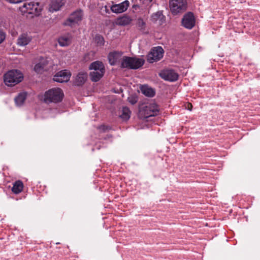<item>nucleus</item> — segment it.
<instances>
[{"label":"nucleus","mask_w":260,"mask_h":260,"mask_svg":"<svg viewBox=\"0 0 260 260\" xmlns=\"http://www.w3.org/2000/svg\"><path fill=\"white\" fill-rule=\"evenodd\" d=\"M64 4V0L52 1L50 5L49 11L53 12L54 11H58Z\"/></svg>","instance_id":"16"},{"label":"nucleus","mask_w":260,"mask_h":260,"mask_svg":"<svg viewBox=\"0 0 260 260\" xmlns=\"http://www.w3.org/2000/svg\"><path fill=\"white\" fill-rule=\"evenodd\" d=\"M82 16V11L81 10H78L71 14L69 18L64 22V25L73 27L81 21Z\"/></svg>","instance_id":"8"},{"label":"nucleus","mask_w":260,"mask_h":260,"mask_svg":"<svg viewBox=\"0 0 260 260\" xmlns=\"http://www.w3.org/2000/svg\"><path fill=\"white\" fill-rule=\"evenodd\" d=\"M160 77L166 81L174 82L178 80L179 75L173 70H165L159 73Z\"/></svg>","instance_id":"10"},{"label":"nucleus","mask_w":260,"mask_h":260,"mask_svg":"<svg viewBox=\"0 0 260 260\" xmlns=\"http://www.w3.org/2000/svg\"><path fill=\"white\" fill-rule=\"evenodd\" d=\"M159 113L158 106L154 104H150L140 108L139 117L146 119L149 117L156 116Z\"/></svg>","instance_id":"4"},{"label":"nucleus","mask_w":260,"mask_h":260,"mask_svg":"<svg viewBox=\"0 0 260 260\" xmlns=\"http://www.w3.org/2000/svg\"><path fill=\"white\" fill-rule=\"evenodd\" d=\"M44 68V65L41 63H39L35 65L34 67V70L36 72L38 73H40L43 71Z\"/></svg>","instance_id":"28"},{"label":"nucleus","mask_w":260,"mask_h":260,"mask_svg":"<svg viewBox=\"0 0 260 260\" xmlns=\"http://www.w3.org/2000/svg\"><path fill=\"white\" fill-rule=\"evenodd\" d=\"M144 63V60L142 58L124 56L121 62V67L137 69L142 67Z\"/></svg>","instance_id":"3"},{"label":"nucleus","mask_w":260,"mask_h":260,"mask_svg":"<svg viewBox=\"0 0 260 260\" xmlns=\"http://www.w3.org/2000/svg\"><path fill=\"white\" fill-rule=\"evenodd\" d=\"M32 38V36L30 34L27 32H23L18 37L17 40V44L19 46H25L31 41Z\"/></svg>","instance_id":"14"},{"label":"nucleus","mask_w":260,"mask_h":260,"mask_svg":"<svg viewBox=\"0 0 260 260\" xmlns=\"http://www.w3.org/2000/svg\"><path fill=\"white\" fill-rule=\"evenodd\" d=\"M141 92L145 95L148 97H153L155 95V91L147 85H143L141 88Z\"/></svg>","instance_id":"19"},{"label":"nucleus","mask_w":260,"mask_h":260,"mask_svg":"<svg viewBox=\"0 0 260 260\" xmlns=\"http://www.w3.org/2000/svg\"><path fill=\"white\" fill-rule=\"evenodd\" d=\"M131 114V112L129 109L127 107H124L122 108L120 117L123 120H127L130 118Z\"/></svg>","instance_id":"24"},{"label":"nucleus","mask_w":260,"mask_h":260,"mask_svg":"<svg viewBox=\"0 0 260 260\" xmlns=\"http://www.w3.org/2000/svg\"><path fill=\"white\" fill-rule=\"evenodd\" d=\"M196 20L194 15L191 12L186 13L182 19V24L186 28L190 29L195 25Z\"/></svg>","instance_id":"9"},{"label":"nucleus","mask_w":260,"mask_h":260,"mask_svg":"<svg viewBox=\"0 0 260 260\" xmlns=\"http://www.w3.org/2000/svg\"><path fill=\"white\" fill-rule=\"evenodd\" d=\"M164 53V51L161 47H154L147 55V61L150 63L157 61L163 57Z\"/></svg>","instance_id":"7"},{"label":"nucleus","mask_w":260,"mask_h":260,"mask_svg":"<svg viewBox=\"0 0 260 260\" xmlns=\"http://www.w3.org/2000/svg\"><path fill=\"white\" fill-rule=\"evenodd\" d=\"M72 37L70 34L63 35L59 37L58 42L60 46L64 47L69 45L72 42Z\"/></svg>","instance_id":"17"},{"label":"nucleus","mask_w":260,"mask_h":260,"mask_svg":"<svg viewBox=\"0 0 260 260\" xmlns=\"http://www.w3.org/2000/svg\"><path fill=\"white\" fill-rule=\"evenodd\" d=\"M94 41L98 46H102L104 45L105 40L103 36L96 35L94 37Z\"/></svg>","instance_id":"26"},{"label":"nucleus","mask_w":260,"mask_h":260,"mask_svg":"<svg viewBox=\"0 0 260 260\" xmlns=\"http://www.w3.org/2000/svg\"><path fill=\"white\" fill-rule=\"evenodd\" d=\"M169 7L172 14L177 15L186 11L187 3L186 0H170Z\"/></svg>","instance_id":"5"},{"label":"nucleus","mask_w":260,"mask_h":260,"mask_svg":"<svg viewBox=\"0 0 260 260\" xmlns=\"http://www.w3.org/2000/svg\"><path fill=\"white\" fill-rule=\"evenodd\" d=\"M137 25L141 30L145 29L146 23L142 18H138L137 20Z\"/></svg>","instance_id":"27"},{"label":"nucleus","mask_w":260,"mask_h":260,"mask_svg":"<svg viewBox=\"0 0 260 260\" xmlns=\"http://www.w3.org/2000/svg\"><path fill=\"white\" fill-rule=\"evenodd\" d=\"M128 101L132 105L135 104L137 102V99L134 96H129L128 98Z\"/></svg>","instance_id":"30"},{"label":"nucleus","mask_w":260,"mask_h":260,"mask_svg":"<svg viewBox=\"0 0 260 260\" xmlns=\"http://www.w3.org/2000/svg\"><path fill=\"white\" fill-rule=\"evenodd\" d=\"M133 19L131 16L127 15H124L118 17L115 21V23L118 25L125 26L131 23Z\"/></svg>","instance_id":"15"},{"label":"nucleus","mask_w":260,"mask_h":260,"mask_svg":"<svg viewBox=\"0 0 260 260\" xmlns=\"http://www.w3.org/2000/svg\"><path fill=\"white\" fill-rule=\"evenodd\" d=\"M23 188V184L22 181H17L14 183L12 190L14 193L18 194L22 191Z\"/></svg>","instance_id":"23"},{"label":"nucleus","mask_w":260,"mask_h":260,"mask_svg":"<svg viewBox=\"0 0 260 260\" xmlns=\"http://www.w3.org/2000/svg\"><path fill=\"white\" fill-rule=\"evenodd\" d=\"M71 76V72L67 70H62L57 73L53 77V80L55 82L63 83L69 81Z\"/></svg>","instance_id":"11"},{"label":"nucleus","mask_w":260,"mask_h":260,"mask_svg":"<svg viewBox=\"0 0 260 260\" xmlns=\"http://www.w3.org/2000/svg\"><path fill=\"white\" fill-rule=\"evenodd\" d=\"M23 79L22 73L18 70H11L6 73L4 81L8 86H13L21 82Z\"/></svg>","instance_id":"2"},{"label":"nucleus","mask_w":260,"mask_h":260,"mask_svg":"<svg viewBox=\"0 0 260 260\" xmlns=\"http://www.w3.org/2000/svg\"><path fill=\"white\" fill-rule=\"evenodd\" d=\"M129 5V1L125 0L120 4L113 5L111 7V10L113 13H121L125 12L127 9Z\"/></svg>","instance_id":"13"},{"label":"nucleus","mask_w":260,"mask_h":260,"mask_svg":"<svg viewBox=\"0 0 260 260\" xmlns=\"http://www.w3.org/2000/svg\"><path fill=\"white\" fill-rule=\"evenodd\" d=\"M192 107V105L191 104H188V109L190 110H191V108Z\"/></svg>","instance_id":"31"},{"label":"nucleus","mask_w":260,"mask_h":260,"mask_svg":"<svg viewBox=\"0 0 260 260\" xmlns=\"http://www.w3.org/2000/svg\"><path fill=\"white\" fill-rule=\"evenodd\" d=\"M27 94L26 92L20 93L15 99V103L17 106H22L26 98Z\"/></svg>","instance_id":"22"},{"label":"nucleus","mask_w":260,"mask_h":260,"mask_svg":"<svg viewBox=\"0 0 260 260\" xmlns=\"http://www.w3.org/2000/svg\"><path fill=\"white\" fill-rule=\"evenodd\" d=\"M19 10L22 14L28 13L38 15L41 11V8L38 3L30 2L25 3L22 7L19 8Z\"/></svg>","instance_id":"6"},{"label":"nucleus","mask_w":260,"mask_h":260,"mask_svg":"<svg viewBox=\"0 0 260 260\" xmlns=\"http://www.w3.org/2000/svg\"><path fill=\"white\" fill-rule=\"evenodd\" d=\"M63 96L64 93L61 88L54 87L44 93L42 100L46 104H56L60 102Z\"/></svg>","instance_id":"1"},{"label":"nucleus","mask_w":260,"mask_h":260,"mask_svg":"<svg viewBox=\"0 0 260 260\" xmlns=\"http://www.w3.org/2000/svg\"><path fill=\"white\" fill-rule=\"evenodd\" d=\"M105 71H94L90 73L91 80L94 82H97L103 76Z\"/></svg>","instance_id":"21"},{"label":"nucleus","mask_w":260,"mask_h":260,"mask_svg":"<svg viewBox=\"0 0 260 260\" xmlns=\"http://www.w3.org/2000/svg\"><path fill=\"white\" fill-rule=\"evenodd\" d=\"M90 70H93L97 71H105V67L104 64L100 61H96L92 63L89 66Z\"/></svg>","instance_id":"20"},{"label":"nucleus","mask_w":260,"mask_h":260,"mask_svg":"<svg viewBox=\"0 0 260 260\" xmlns=\"http://www.w3.org/2000/svg\"><path fill=\"white\" fill-rule=\"evenodd\" d=\"M123 53L121 51H114L110 52L108 55L109 63L111 66H115L119 62L121 59Z\"/></svg>","instance_id":"12"},{"label":"nucleus","mask_w":260,"mask_h":260,"mask_svg":"<svg viewBox=\"0 0 260 260\" xmlns=\"http://www.w3.org/2000/svg\"><path fill=\"white\" fill-rule=\"evenodd\" d=\"M87 79V74L86 72H81L78 73L75 79V83L77 85L83 84Z\"/></svg>","instance_id":"18"},{"label":"nucleus","mask_w":260,"mask_h":260,"mask_svg":"<svg viewBox=\"0 0 260 260\" xmlns=\"http://www.w3.org/2000/svg\"><path fill=\"white\" fill-rule=\"evenodd\" d=\"M164 17V16L163 15L162 13L160 11H158L152 15L151 19L153 22H156L159 19H162Z\"/></svg>","instance_id":"25"},{"label":"nucleus","mask_w":260,"mask_h":260,"mask_svg":"<svg viewBox=\"0 0 260 260\" xmlns=\"http://www.w3.org/2000/svg\"><path fill=\"white\" fill-rule=\"evenodd\" d=\"M6 37V33L2 30H0V44L2 43L5 40Z\"/></svg>","instance_id":"29"}]
</instances>
